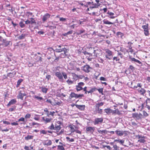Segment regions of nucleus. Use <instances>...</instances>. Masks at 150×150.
Returning <instances> with one entry per match:
<instances>
[{
  "label": "nucleus",
  "mask_w": 150,
  "mask_h": 150,
  "mask_svg": "<svg viewBox=\"0 0 150 150\" xmlns=\"http://www.w3.org/2000/svg\"><path fill=\"white\" fill-rule=\"evenodd\" d=\"M54 55L56 57V58L54 60V61L55 62H57V61H58L59 59V58H60V57H59H59H56V55H55V54H54Z\"/></svg>",
  "instance_id": "bf43d9fd"
},
{
  "label": "nucleus",
  "mask_w": 150,
  "mask_h": 150,
  "mask_svg": "<svg viewBox=\"0 0 150 150\" xmlns=\"http://www.w3.org/2000/svg\"><path fill=\"white\" fill-rule=\"evenodd\" d=\"M66 139H67V141H68L69 142H73L74 141V139L73 138H71L70 139V138L69 137H66Z\"/></svg>",
  "instance_id": "a18cd8bd"
},
{
  "label": "nucleus",
  "mask_w": 150,
  "mask_h": 150,
  "mask_svg": "<svg viewBox=\"0 0 150 150\" xmlns=\"http://www.w3.org/2000/svg\"><path fill=\"white\" fill-rule=\"evenodd\" d=\"M76 107L78 109L80 110L83 111L85 110V105H78L76 104L75 105Z\"/></svg>",
  "instance_id": "4468645a"
},
{
  "label": "nucleus",
  "mask_w": 150,
  "mask_h": 150,
  "mask_svg": "<svg viewBox=\"0 0 150 150\" xmlns=\"http://www.w3.org/2000/svg\"><path fill=\"white\" fill-rule=\"evenodd\" d=\"M105 57L106 58L109 60L111 59L113 57V52L108 49H105Z\"/></svg>",
  "instance_id": "f03ea898"
},
{
  "label": "nucleus",
  "mask_w": 150,
  "mask_h": 150,
  "mask_svg": "<svg viewBox=\"0 0 150 150\" xmlns=\"http://www.w3.org/2000/svg\"><path fill=\"white\" fill-rule=\"evenodd\" d=\"M62 76L65 79H66L67 78V74L65 72H62Z\"/></svg>",
  "instance_id": "09e8293b"
},
{
  "label": "nucleus",
  "mask_w": 150,
  "mask_h": 150,
  "mask_svg": "<svg viewBox=\"0 0 150 150\" xmlns=\"http://www.w3.org/2000/svg\"><path fill=\"white\" fill-rule=\"evenodd\" d=\"M96 89L97 88L95 87H88L87 88L88 90V93H92L93 92L96 91Z\"/></svg>",
  "instance_id": "ddd939ff"
},
{
  "label": "nucleus",
  "mask_w": 150,
  "mask_h": 150,
  "mask_svg": "<svg viewBox=\"0 0 150 150\" xmlns=\"http://www.w3.org/2000/svg\"><path fill=\"white\" fill-rule=\"evenodd\" d=\"M93 6H90L89 8L91 10L93 9V8H98L99 6V5H98L97 4L95 3L92 4Z\"/></svg>",
  "instance_id": "4be33fe9"
},
{
  "label": "nucleus",
  "mask_w": 150,
  "mask_h": 150,
  "mask_svg": "<svg viewBox=\"0 0 150 150\" xmlns=\"http://www.w3.org/2000/svg\"><path fill=\"white\" fill-rule=\"evenodd\" d=\"M69 127L72 130L71 131V133L74 132H75V131H74L76 130L74 129V127L73 126H72L71 125H70L69 126Z\"/></svg>",
  "instance_id": "052dcab7"
},
{
  "label": "nucleus",
  "mask_w": 150,
  "mask_h": 150,
  "mask_svg": "<svg viewBox=\"0 0 150 150\" xmlns=\"http://www.w3.org/2000/svg\"><path fill=\"white\" fill-rule=\"evenodd\" d=\"M51 78V76L50 75L47 74L46 76V78L48 81Z\"/></svg>",
  "instance_id": "680f3d73"
},
{
  "label": "nucleus",
  "mask_w": 150,
  "mask_h": 150,
  "mask_svg": "<svg viewBox=\"0 0 150 150\" xmlns=\"http://www.w3.org/2000/svg\"><path fill=\"white\" fill-rule=\"evenodd\" d=\"M34 58L36 60L37 62H40V64H42V58L41 56H38L35 54L34 56Z\"/></svg>",
  "instance_id": "f8f14e48"
},
{
  "label": "nucleus",
  "mask_w": 150,
  "mask_h": 150,
  "mask_svg": "<svg viewBox=\"0 0 150 150\" xmlns=\"http://www.w3.org/2000/svg\"><path fill=\"white\" fill-rule=\"evenodd\" d=\"M76 94L74 93L73 92H72L70 94V96L72 98H74V97L76 98Z\"/></svg>",
  "instance_id": "de8ad7c7"
},
{
  "label": "nucleus",
  "mask_w": 150,
  "mask_h": 150,
  "mask_svg": "<svg viewBox=\"0 0 150 150\" xmlns=\"http://www.w3.org/2000/svg\"><path fill=\"white\" fill-rule=\"evenodd\" d=\"M98 132L100 134H103L107 133V131L106 130H98Z\"/></svg>",
  "instance_id": "7c9ffc66"
},
{
  "label": "nucleus",
  "mask_w": 150,
  "mask_h": 150,
  "mask_svg": "<svg viewBox=\"0 0 150 150\" xmlns=\"http://www.w3.org/2000/svg\"><path fill=\"white\" fill-rule=\"evenodd\" d=\"M84 95L83 94H76V98H81L82 97H84Z\"/></svg>",
  "instance_id": "c03bdc74"
},
{
  "label": "nucleus",
  "mask_w": 150,
  "mask_h": 150,
  "mask_svg": "<svg viewBox=\"0 0 150 150\" xmlns=\"http://www.w3.org/2000/svg\"><path fill=\"white\" fill-rule=\"evenodd\" d=\"M17 97L18 99H21L22 100L23 99L22 93H21V91L19 92V93L17 96Z\"/></svg>",
  "instance_id": "a878e982"
},
{
  "label": "nucleus",
  "mask_w": 150,
  "mask_h": 150,
  "mask_svg": "<svg viewBox=\"0 0 150 150\" xmlns=\"http://www.w3.org/2000/svg\"><path fill=\"white\" fill-rule=\"evenodd\" d=\"M76 89L77 91H80L83 89V88L82 87L79 86L78 85L76 86Z\"/></svg>",
  "instance_id": "2f4dec72"
},
{
  "label": "nucleus",
  "mask_w": 150,
  "mask_h": 150,
  "mask_svg": "<svg viewBox=\"0 0 150 150\" xmlns=\"http://www.w3.org/2000/svg\"><path fill=\"white\" fill-rule=\"evenodd\" d=\"M57 146V149L60 150H65L63 146L58 145Z\"/></svg>",
  "instance_id": "a19ab883"
},
{
  "label": "nucleus",
  "mask_w": 150,
  "mask_h": 150,
  "mask_svg": "<svg viewBox=\"0 0 150 150\" xmlns=\"http://www.w3.org/2000/svg\"><path fill=\"white\" fill-rule=\"evenodd\" d=\"M50 16V15L48 13H46L43 16L42 18V20L43 23L45 22Z\"/></svg>",
  "instance_id": "1a4fd4ad"
},
{
  "label": "nucleus",
  "mask_w": 150,
  "mask_h": 150,
  "mask_svg": "<svg viewBox=\"0 0 150 150\" xmlns=\"http://www.w3.org/2000/svg\"><path fill=\"white\" fill-rule=\"evenodd\" d=\"M104 111L105 112H106L107 114L108 115L110 113H112V110L110 108H108L105 109L104 110Z\"/></svg>",
  "instance_id": "5701e85b"
},
{
  "label": "nucleus",
  "mask_w": 150,
  "mask_h": 150,
  "mask_svg": "<svg viewBox=\"0 0 150 150\" xmlns=\"http://www.w3.org/2000/svg\"><path fill=\"white\" fill-rule=\"evenodd\" d=\"M2 45H4V47H6L10 45V41H8L6 40V39H3L2 40Z\"/></svg>",
  "instance_id": "2eb2a0df"
},
{
  "label": "nucleus",
  "mask_w": 150,
  "mask_h": 150,
  "mask_svg": "<svg viewBox=\"0 0 150 150\" xmlns=\"http://www.w3.org/2000/svg\"><path fill=\"white\" fill-rule=\"evenodd\" d=\"M113 147L114 148V150H123V148L117 146L116 144L114 145L113 146Z\"/></svg>",
  "instance_id": "aec40b11"
},
{
  "label": "nucleus",
  "mask_w": 150,
  "mask_h": 150,
  "mask_svg": "<svg viewBox=\"0 0 150 150\" xmlns=\"http://www.w3.org/2000/svg\"><path fill=\"white\" fill-rule=\"evenodd\" d=\"M69 51V50L66 47H64L56 49L55 51L56 52H64L65 53H67Z\"/></svg>",
  "instance_id": "39448f33"
},
{
  "label": "nucleus",
  "mask_w": 150,
  "mask_h": 150,
  "mask_svg": "<svg viewBox=\"0 0 150 150\" xmlns=\"http://www.w3.org/2000/svg\"><path fill=\"white\" fill-rule=\"evenodd\" d=\"M115 133L118 136H122L124 134H125V135L127 134L126 133V131H121L119 130H117L115 131Z\"/></svg>",
  "instance_id": "9b49d317"
},
{
  "label": "nucleus",
  "mask_w": 150,
  "mask_h": 150,
  "mask_svg": "<svg viewBox=\"0 0 150 150\" xmlns=\"http://www.w3.org/2000/svg\"><path fill=\"white\" fill-rule=\"evenodd\" d=\"M96 110H97V112L98 114H101L102 112V109L100 108H96Z\"/></svg>",
  "instance_id": "ea45409f"
},
{
  "label": "nucleus",
  "mask_w": 150,
  "mask_h": 150,
  "mask_svg": "<svg viewBox=\"0 0 150 150\" xmlns=\"http://www.w3.org/2000/svg\"><path fill=\"white\" fill-rule=\"evenodd\" d=\"M95 130V127H88L86 128V132L88 133H93Z\"/></svg>",
  "instance_id": "423d86ee"
},
{
  "label": "nucleus",
  "mask_w": 150,
  "mask_h": 150,
  "mask_svg": "<svg viewBox=\"0 0 150 150\" xmlns=\"http://www.w3.org/2000/svg\"><path fill=\"white\" fill-rule=\"evenodd\" d=\"M117 35L118 36L122 37L123 36V34L120 32H118L117 33Z\"/></svg>",
  "instance_id": "864d4df0"
},
{
  "label": "nucleus",
  "mask_w": 150,
  "mask_h": 150,
  "mask_svg": "<svg viewBox=\"0 0 150 150\" xmlns=\"http://www.w3.org/2000/svg\"><path fill=\"white\" fill-rule=\"evenodd\" d=\"M41 88V91L42 92L45 93H47L48 90L47 88H45V87H42Z\"/></svg>",
  "instance_id": "c9c22d12"
},
{
  "label": "nucleus",
  "mask_w": 150,
  "mask_h": 150,
  "mask_svg": "<svg viewBox=\"0 0 150 150\" xmlns=\"http://www.w3.org/2000/svg\"><path fill=\"white\" fill-rule=\"evenodd\" d=\"M54 127L55 130H56L57 132H58L61 128L60 125H56Z\"/></svg>",
  "instance_id": "72a5a7b5"
},
{
  "label": "nucleus",
  "mask_w": 150,
  "mask_h": 150,
  "mask_svg": "<svg viewBox=\"0 0 150 150\" xmlns=\"http://www.w3.org/2000/svg\"><path fill=\"white\" fill-rule=\"evenodd\" d=\"M107 14L109 15V16H108L110 18L113 19L115 18V17L113 16L115 15L114 13L112 12H110L108 11L107 12Z\"/></svg>",
  "instance_id": "a211bd4d"
},
{
  "label": "nucleus",
  "mask_w": 150,
  "mask_h": 150,
  "mask_svg": "<svg viewBox=\"0 0 150 150\" xmlns=\"http://www.w3.org/2000/svg\"><path fill=\"white\" fill-rule=\"evenodd\" d=\"M143 115L140 113L139 114L137 113H132V117L134 118H136L137 120L141 119L142 118Z\"/></svg>",
  "instance_id": "20e7f679"
},
{
  "label": "nucleus",
  "mask_w": 150,
  "mask_h": 150,
  "mask_svg": "<svg viewBox=\"0 0 150 150\" xmlns=\"http://www.w3.org/2000/svg\"><path fill=\"white\" fill-rule=\"evenodd\" d=\"M55 75L58 78L60 81H62L63 80V79L62 74L60 72H56L55 73Z\"/></svg>",
  "instance_id": "6e6552de"
},
{
  "label": "nucleus",
  "mask_w": 150,
  "mask_h": 150,
  "mask_svg": "<svg viewBox=\"0 0 150 150\" xmlns=\"http://www.w3.org/2000/svg\"><path fill=\"white\" fill-rule=\"evenodd\" d=\"M103 22L104 24H105L110 25L113 24V23L110 22L105 19L103 20Z\"/></svg>",
  "instance_id": "393cba45"
},
{
  "label": "nucleus",
  "mask_w": 150,
  "mask_h": 150,
  "mask_svg": "<svg viewBox=\"0 0 150 150\" xmlns=\"http://www.w3.org/2000/svg\"><path fill=\"white\" fill-rule=\"evenodd\" d=\"M16 102L17 101L16 99H12L9 102L7 106L9 107L11 105L15 104Z\"/></svg>",
  "instance_id": "f3484780"
},
{
  "label": "nucleus",
  "mask_w": 150,
  "mask_h": 150,
  "mask_svg": "<svg viewBox=\"0 0 150 150\" xmlns=\"http://www.w3.org/2000/svg\"><path fill=\"white\" fill-rule=\"evenodd\" d=\"M66 82L69 85L73 83V81H71V80H67L66 81Z\"/></svg>",
  "instance_id": "e2e57ef3"
},
{
  "label": "nucleus",
  "mask_w": 150,
  "mask_h": 150,
  "mask_svg": "<svg viewBox=\"0 0 150 150\" xmlns=\"http://www.w3.org/2000/svg\"><path fill=\"white\" fill-rule=\"evenodd\" d=\"M33 136L28 135L25 137V139L26 140H28L30 139H33Z\"/></svg>",
  "instance_id": "bb28decb"
},
{
  "label": "nucleus",
  "mask_w": 150,
  "mask_h": 150,
  "mask_svg": "<svg viewBox=\"0 0 150 150\" xmlns=\"http://www.w3.org/2000/svg\"><path fill=\"white\" fill-rule=\"evenodd\" d=\"M91 69H92V68L89 65L86 64L84 66L83 70L85 72L88 73L91 70Z\"/></svg>",
  "instance_id": "0eeeda50"
},
{
  "label": "nucleus",
  "mask_w": 150,
  "mask_h": 150,
  "mask_svg": "<svg viewBox=\"0 0 150 150\" xmlns=\"http://www.w3.org/2000/svg\"><path fill=\"white\" fill-rule=\"evenodd\" d=\"M103 121V118H97L95 119L93 122V124L94 125H98L99 123H101Z\"/></svg>",
  "instance_id": "9d476101"
},
{
  "label": "nucleus",
  "mask_w": 150,
  "mask_h": 150,
  "mask_svg": "<svg viewBox=\"0 0 150 150\" xmlns=\"http://www.w3.org/2000/svg\"><path fill=\"white\" fill-rule=\"evenodd\" d=\"M48 27L51 30L56 28V26H54L48 25Z\"/></svg>",
  "instance_id": "4d7b16f0"
},
{
  "label": "nucleus",
  "mask_w": 150,
  "mask_h": 150,
  "mask_svg": "<svg viewBox=\"0 0 150 150\" xmlns=\"http://www.w3.org/2000/svg\"><path fill=\"white\" fill-rule=\"evenodd\" d=\"M145 137L143 136L139 140H138V142H139L140 143H144L145 142V141L143 138H144Z\"/></svg>",
  "instance_id": "f704fd0d"
},
{
  "label": "nucleus",
  "mask_w": 150,
  "mask_h": 150,
  "mask_svg": "<svg viewBox=\"0 0 150 150\" xmlns=\"http://www.w3.org/2000/svg\"><path fill=\"white\" fill-rule=\"evenodd\" d=\"M118 53L117 54L118 56H120V57L122 58L123 57V56L122 55V54L120 52H119V51H117Z\"/></svg>",
  "instance_id": "774afa93"
},
{
  "label": "nucleus",
  "mask_w": 150,
  "mask_h": 150,
  "mask_svg": "<svg viewBox=\"0 0 150 150\" xmlns=\"http://www.w3.org/2000/svg\"><path fill=\"white\" fill-rule=\"evenodd\" d=\"M112 114H116L118 115H119L121 114L120 112L118 109H116L115 110H112Z\"/></svg>",
  "instance_id": "b1692460"
},
{
  "label": "nucleus",
  "mask_w": 150,
  "mask_h": 150,
  "mask_svg": "<svg viewBox=\"0 0 150 150\" xmlns=\"http://www.w3.org/2000/svg\"><path fill=\"white\" fill-rule=\"evenodd\" d=\"M131 60L132 61H134V62H136L137 63H139V64H142V62H141L140 61L135 59L134 58H131Z\"/></svg>",
  "instance_id": "c756f323"
},
{
  "label": "nucleus",
  "mask_w": 150,
  "mask_h": 150,
  "mask_svg": "<svg viewBox=\"0 0 150 150\" xmlns=\"http://www.w3.org/2000/svg\"><path fill=\"white\" fill-rule=\"evenodd\" d=\"M48 129L50 130H55V127L53 123H52L51 126L48 127Z\"/></svg>",
  "instance_id": "79ce46f5"
},
{
  "label": "nucleus",
  "mask_w": 150,
  "mask_h": 150,
  "mask_svg": "<svg viewBox=\"0 0 150 150\" xmlns=\"http://www.w3.org/2000/svg\"><path fill=\"white\" fill-rule=\"evenodd\" d=\"M66 53H65L64 52V53H61L59 55V57L60 58H62L64 57L67 55L66 54Z\"/></svg>",
  "instance_id": "58836bf2"
},
{
  "label": "nucleus",
  "mask_w": 150,
  "mask_h": 150,
  "mask_svg": "<svg viewBox=\"0 0 150 150\" xmlns=\"http://www.w3.org/2000/svg\"><path fill=\"white\" fill-rule=\"evenodd\" d=\"M113 60H115L116 61H119L120 60V59L118 58L117 57H115L113 58Z\"/></svg>",
  "instance_id": "0e129e2a"
},
{
  "label": "nucleus",
  "mask_w": 150,
  "mask_h": 150,
  "mask_svg": "<svg viewBox=\"0 0 150 150\" xmlns=\"http://www.w3.org/2000/svg\"><path fill=\"white\" fill-rule=\"evenodd\" d=\"M104 103L103 102H101L100 103H96V107L97 108H99L100 106H102L103 105Z\"/></svg>",
  "instance_id": "473e14b6"
},
{
  "label": "nucleus",
  "mask_w": 150,
  "mask_h": 150,
  "mask_svg": "<svg viewBox=\"0 0 150 150\" xmlns=\"http://www.w3.org/2000/svg\"><path fill=\"white\" fill-rule=\"evenodd\" d=\"M19 25L21 28H24L25 26V24L23 23V21H21L19 23Z\"/></svg>",
  "instance_id": "4c0bfd02"
},
{
  "label": "nucleus",
  "mask_w": 150,
  "mask_h": 150,
  "mask_svg": "<svg viewBox=\"0 0 150 150\" xmlns=\"http://www.w3.org/2000/svg\"><path fill=\"white\" fill-rule=\"evenodd\" d=\"M42 120L45 121V123H47L50 122L52 120V118H45L44 117L42 118Z\"/></svg>",
  "instance_id": "6ab92c4d"
},
{
  "label": "nucleus",
  "mask_w": 150,
  "mask_h": 150,
  "mask_svg": "<svg viewBox=\"0 0 150 150\" xmlns=\"http://www.w3.org/2000/svg\"><path fill=\"white\" fill-rule=\"evenodd\" d=\"M142 27L144 30V33L145 35L146 36H148L149 35L148 24H147L145 25H143L142 26Z\"/></svg>",
  "instance_id": "7ed1b4c3"
},
{
  "label": "nucleus",
  "mask_w": 150,
  "mask_h": 150,
  "mask_svg": "<svg viewBox=\"0 0 150 150\" xmlns=\"http://www.w3.org/2000/svg\"><path fill=\"white\" fill-rule=\"evenodd\" d=\"M86 31L84 29H81L78 30L76 32V33L77 35H81L82 33H85Z\"/></svg>",
  "instance_id": "412c9836"
},
{
  "label": "nucleus",
  "mask_w": 150,
  "mask_h": 150,
  "mask_svg": "<svg viewBox=\"0 0 150 150\" xmlns=\"http://www.w3.org/2000/svg\"><path fill=\"white\" fill-rule=\"evenodd\" d=\"M52 144V142L50 140H48V142H45L43 144L44 145H46L47 146H49L51 145Z\"/></svg>",
  "instance_id": "c85d7f7f"
},
{
  "label": "nucleus",
  "mask_w": 150,
  "mask_h": 150,
  "mask_svg": "<svg viewBox=\"0 0 150 150\" xmlns=\"http://www.w3.org/2000/svg\"><path fill=\"white\" fill-rule=\"evenodd\" d=\"M20 121H22L24 122H25V118L23 117H21L18 120V121H16V122Z\"/></svg>",
  "instance_id": "3c124183"
},
{
  "label": "nucleus",
  "mask_w": 150,
  "mask_h": 150,
  "mask_svg": "<svg viewBox=\"0 0 150 150\" xmlns=\"http://www.w3.org/2000/svg\"><path fill=\"white\" fill-rule=\"evenodd\" d=\"M128 44L129 45L128 46V47L129 49H132V47L131 46V45L132 44V43L130 42H129L128 43Z\"/></svg>",
  "instance_id": "6e6d98bb"
},
{
  "label": "nucleus",
  "mask_w": 150,
  "mask_h": 150,
  "mask_svg": "<svg viewBox=\"0 0 150 150\" xmlns=\"http://www.w3.org/2000/svg\"><path fill=\"white\" fill-rule=\"evenodd\" d=\"M16 108V106L14 105L12 106V108H11L9 109V111L10 112H12L14 111Z\"/></svg>",
  "instance_id": "49530a36"
},
{
  "label": "nucleus",
  "mask_w": 150,
  "mask_h": 150,
  "mask_svg": "<svg viewBox=\"0 0 150 150\" xmlns=\"http://www.w3.org/2000/svg\"><path fill=\"white\" fill-rule=\"evenodd\" d=\"M143 115L144 117H146L149 116V114L146 112L145 111H143Z\"/></svg>",
  "instance_id": "8fccbe9b"
},
{
  "label": "nucleus",
  "mask_w": 150,
  "mask_h": 150,
  "mask_svg": "<svg viewBox=\"0 0 150 150\" xmlns=\"http://www.w3.org/2000/svg\"><path fill=\"white\" fill-rule=\"evenodd\" d=\"M26 36V34H22L21 35L18 37V39L19 40H22L24 39Z\"/></svg>",
  "instance_id": "cd10ccee"
},
{
  "label": "nucleus",
  "mask_w": 150,
  "mask_h": 150,
  "mask_svg": "<svg viewBox=\"0 0 150 150\" xmlns=\"http://www.w3.org/2000/svg\"><path fill=\"white\" fill-rule=\"evenodd\" d=\"M98 90V91H99V93H101L102 94V95L103 94V88H99V89H97H97L96 90Z\"/></svg>",
  "instance_id": "603ef678"
},
{
  "label": "nucleus",
  "mask_w": 150,
  "mask_h": 150,
  "mask_svg": "<svg viewBox=\"0 0 150 150\" xmlns=\"http://www.w3.org/2000/svg\"><path fill=\"white\" fill-rule=\"evenodd\" d=\"M47 133V131L44 130H41L40 131V134H46Z\"/></svg>",
  "instance_id": "13d9d810"
},
{
  "label": "nucleus",
  "mask_w": 150,
  "mask_h": 150,
  "mask_svg": "<svg viewBox=\"0 0 150 150\" xmlns=\"http://www.w3.org/2000/svg\"><path fill=\"white\" fill-rule=\"evenodd\" d=\"M27 13L28 14V17H29L30 16H31L33 15V13L29 12H27Z\"/></svg>",
  "instance_id": "338daca9"
},
{
  "label": "nucleus",
  "mask_w": 150,
  "mask_h": 150,
  "mask_svg": "<svg viewBox=\"0 0 150 150\" xmlns=\"http://www.w3.org/2000/svg\"><path fill=\"white\" fill-rule=\"evenodd\" d=\"M84 83L83 82H80L78 83V85L82 87L84 85Z\"/></svg>",
  "instance_id": "69168bd1"
},
{
  "label": "nucleus",
  "mask_w": 150,
  "mask_h": 150,
  "mask_svg": "<svg viewBox=\"0 0 150 150\" xmlns=\"http://www.w3.org/2000/svg\"><path fill=\"white\" fill-rule=\"evenodd\" d=\"M25 24H30L31 25H29L30 28H32L33 27V25H36L37 24L34 18H29V19L25 21Z\"/></svg>",
  "instance_id": "f257e3e1"
},
{
  "label": "nucleus",
  "mask_w": 150,
  "mask_h": 150,
  "mask_svg": "<svg viewBox=\"0 0 150 150\" xmlns=\"http://www.w3.org/2000/svg\"><path fill=\"white\" fill-rule=\"evenodd\" d=\"M31 115L30 114L28 113L25 116V117L26 119H28L30 118Z\"/></svg>",
  "instance_id": "5fc2aeb1"
},
{
  "label": "nucleus",
  "mask_w": 150,
  "mask_h": 150,
  "mask_svg": "<svg viewBox=\"0 0 150 150\" xmlns=\"http://www.w3.org/2000/svg\"><path fill=\"white\" fill-rule=\"evenodd\" d=\"M129 69L130 71H133L135 69V68L132 65H130L129 66Z\"/></svg>",
  "instance_id": "37998d69"
},
{
  "label": "nucleus",
  "mask_w": 150,
  "mask_h": 150,
  "mask_svg": "<svg viewBox=\"0 0 150 150\" xmlns=\"http://www.w3.org/2000/svg\"><path fill=\"white\" fill-rule=\"evenodd\" d=\"M138 91L141 95L144 96L146 92V91L144 88H139L138 89Z\"/></svg>",
  "instance_id": "dca6fc26"
},
{
  "label": "nucleus",
  "mask_w": 150,
  "mask_h": 150,
  "mask_svg": "<svg viewBox=\"0 0 150 150\" xmlns=\"http://www.w3.org/2000/svg\"><path fill=\"white\" fill-rule=\"evenodd\" d=\"M34 97L35 98H36L37 100L40 101L43 100V98L42 97H39L36 95H35Z\"/></svg>",
  "instance_id": "e433bc0d"
}]
</instances>
